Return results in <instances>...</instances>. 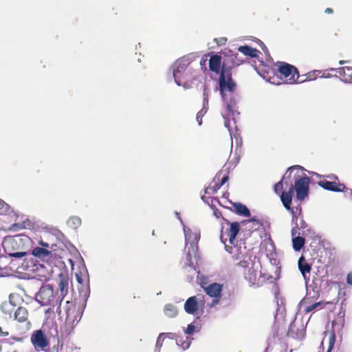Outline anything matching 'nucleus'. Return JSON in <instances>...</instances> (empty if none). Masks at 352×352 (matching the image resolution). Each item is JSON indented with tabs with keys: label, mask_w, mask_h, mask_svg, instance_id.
<instances>
[{
	"label": "nucleus",
	"mask_w": 352,
	"mask_h": 352,
	"mask_svg": "<svg viewBox=\"0 0 352 352\" xmlns=\"http://www.w3.org/2000/svg\"><path fill=\"white\" fill-rule=\"evenodd\" d=\"M31 342L37 351H45L50 345L49 340L41 329L33 332L31 336Z\"/></svg>",
	"instance_id": "9"
},
{
	"label": "nucleus",
	"mask_w": 352,
	"mask_h": 352,
	"mask_svg": "<svg viewBox=\"0 0 352 352\" xmlns=\"http://www.w3.org/2000/svg\"><path fill=\"white\" fill-rule=\"evenodd\" d=\"M234 102L232 103L231 101L230 103L227 102L226 103V116H231L234 115V111L232 110L233 107L234 105Z\"/></svg>",
	"instance_id": "36"
},
{
	"label": "nucleus",
	"mask_w": 352,
	"mask_h": 352,
	"mask_svg": "<svg viewBox=\"0 0 352 352\" xmlns=\"http://www.w3.org/2000/svg\"><path fill=\"white\" fill-rule=\"evenodd\" d=\"M221 174V173H218L214 177V180L218 179V181H219L218 182L219 183V185L222 186L224 184H226L228 181L229 176L228 174H226L221 178H220Z\"/></svg>",
	"instance_id": "35"
},
{
	"label": "nucleus",
	"mask_w": 352,
	"mask_h": 352,
	"mask_svg": "<svg viewBox=\"0 0 352 352\" xmlns=\"http://www.w3.org/2000/svg\"><path fill=\"white\" fill-rule=\"evenodd\" d=\"M208 92H209V89L204 87V91H203L204 104V105L208 103Z\"/></svg>",
	"instance_id": "37"
},
{
	"label": "nucleus",
	"mask_w": 352,
	"mask_h": 352,
	"mask_svg": "<svg viewBox=\"0 0 352 352\" xmlns=\"http://www.w3.org/2000/svg\"><path fill=\"white\" fill-rule=\"evenodd\" d=\"M331 70H336L344 82L352 83V67H342Z\"/></svg>",
	"instance_id": "18"
},
{
	"label": "nucleus",
	"mask_w": 352,
	"mask_h": 352,
	"mask_svg": "<svg viewBox=\"0 0 352 352\" xmlns=\"http://www.w3.org/2000/svg\"><path fill=\"white\" fill-rule=\"evenodd\" d=\"M288 177V174H286L283 176V177L282 178V179L280 181H279L278 182H277L274 186V192L276 193V194H280V192H281V193L283 192L282 191L283 190V180H285L286 178Z\"/></svg>",
	"instance_id": "31"
},
{
	"label": "nucleus",
	"mask_w": 352,
	"mask_h": 352,
	"mask_svg": "<svg viewBox=\"0 0 352 352\" xmlns=\"http://www.w3.org/2000/svg\"><path fill=\"white\" fill-rule=\"evenodd\" d=\"M329 178H331V179H333V177H331V176H328Z\"/></svg>",
	"instance_id": "49"
},
{
	"label": "nucleus",
	"mask_w": 352,
	"mask_h": 352,
	"mask_svg": "<svg viewBox=\"0 0 352 352\" xmlns=\"http://www.w3.org/2000/svg\"><path fill=\"white\" fill-rule=\"evenodd\" d=\"M346 61L345 60H340L339 61V64L340 65H343Z\"/></svg>",
	"instance_id": "48"
},
{
	"label": "nucleus",
	"mask_w": 352,
	"mask_h": 352,
	"mask_svg": "<svg viewBox=\"0 0 352 352\" xmlns=\"http://www.w3.org/2000/svg\"><path fill=\"white\" fill-rule=\"evenodd\" d=\"M232 245L231 246L226 245V250L231 254L234 260L238 261L247 255L248 250L245 246L241 247L237 245Z\"/></svg>",
	"instance_id": "13"
},
{
	"label": "nucleus",
	"mask_w": 352,
	"mask_h": 352,
	"mask_svg": "<svg viewBox=\"0 0 352 352\" xmlns=\"http://www.w3.org/2000/svg\"><path fill=\"white\" fill-rule=\"evenodd\" d=\"M188 249L187 254L186 256V263L185 266L192 267L193 265V262L192 261V255H195L197 253H192L190 248H186Z\"/></svg>",
	"instance_id": "32"
},
{
	"label": "nucleus",
	"mask_w": 352,
	"mask_h": 352,
	"mask_svg": "<svg viewBox=\"0 0 352 352\" xmlns=\"http://www.w3.org/2000/svg\"><path fill=\"white\" fill-rule=\"evenodd\" d=\"M214 41L217 43L218 45H223L226 43L227 38L226 37H221L219 38H215Z\"/></svg>",
	"instance_id": "38"
},
{
	"label": "nucleus",
	"mask_w": 352,
	"mask_h": 352,
	"mask_svg": "<svg viewBox=\"0 0 352 352\" xmlns=\"http://www.w3.org/2000/svg\"><path fill=\"white\" fill-rule=\"evenodd\" d=\"M233 208L237 214L245 217H250V212L245 205L241 203H235L233 204Z\"/></svg>",
	"instance_id": "24"
},
{
	"label": "nucleus",
	"mask_w": 352,
	"mask_h": 352,
	"mask_svg": "<svg viewBox=\"0 0 352 352\" xmlns=\"http://www.w3.org/2000/svg\"><path fill=\"white\" fill-rule=\"evenodd\" d=\"M245 278L252 285L257 284V283H256L257 274H256V270L249 269L248 270V272L245 273Z\"/></svg>",
	"instance_id": "28"
},
{
	"label": "nucleus",
	"mask_w": 352,
	"mask_h": 352,
	"mask_svg": "<svg viewBox=\"0 0 352 352\" xmlns=\"http://www.w3.org/2000/svg\"><path fill=\"white\" fill-rule=\"evenodd\" d=\"M58 289L60 294L58 296L61 298V301L68 292V279L65 278H60L58 283Z\"/></svg>",
	"instance_id": "23"
},
{
	"label": "nucleus",
	"mask_w": 352,
	"mask_h": 352,
	"mask_svg": "<svg viewBox=\"0 0 352 352\" xmlns=\"http://www.w3.org/2000/svg\"><path fill=\"white\" fill-rule=\"evenodd\" d=\"M239 261H240L237 263L238 266L243 267V268L248 267L250 264V256L245 255L241 259H239Z\"/></svg>",
	"instance_id": "34"
},
{
	"label": "nucleus",
	"mask_w": 352,
	"mask_h": 352,
	"mask_svg": "<svg viewBox=\"0 0 352 352\" xmlns=\"http://www.w3.org/2000/svg\"><path fill=\"white\" fill-rule=\"evenodd\" d=\"M221 187V186L219 185V183L216 182L214 184L209 186L206 189V192L208 194H214L219 190Z\"/></svg>",
	"instance_id": "33"
},
{
	"label": "nucleus",
	"mask_w": 352,
	"mask_h": 352,
	"mask_svg": "<svg viewBox=\"0 0 352 352\" xmlns=\"http://www.w3.org/2000/svg\"><path fill=\"white\" fill-rule=\"evenodd\" d=\"M204 115V113L203 112V109L199 111L197 114V121L198 122L199 125H201L202 123V118Z\"/></svg>",
	"instance_id": "39"
},
{
	"label": "nucleus",
	"mask_w": 352,
	"mask_h": 352,
	"mask_svg": "<svg viewBox=\"0 0 352 352\" xmlns=\"http://www.w3.org/2000/svg\"><path fill=\"white\" fill-rule=\"evenodd\" d=\"M214 214L216 216L217 218H219L220 217L222 216L221 212L218 210L214 211Z\"/></svg>",
	"instance_id": "43"
},
{
	"label": "nucleus",
	"mask_w": 352,
	"mask_h": 352,
	"mask_svg": "<svg viewBox=\"0 0 352 352\" xmlns=\"http://www.w3.org/2000/svg\"><path fill=\"white\" fill-rule=\"evenodd\" d=\"M344 320L342 317H339L336 320H333L331 323V335L329 338V348L327 352H331V349H333L334 344H335V340H336V332H339L340 330L342 329L344 327Z\"/></svg>",
	"instance_id": "12"
},
{
	"label": "nucleus",
	"mask_w": 352,
	"mask_h": 352,
	"mask_svg": "<svg viewBox=\"0 0 352 352\" xmlns=\"http://www.w3.org/2000/svg\"><path fill=\"white\" fill-rule=\"evenodd\" d=\"M36 300L41 306H50L47 311H53L56 308V313H61V298L58 292H54L50 285H43L36 295Z\"/></svg>",
	"instance_id": "3"
},
{
	"label": "nucleus",
	"mask_w": 352,
	"mask_h": 352,
	"mask_svg": "<svg viewBox=\"0 0 352 352\" xmlns=\"http://www.w3.org/2000/svg\"><path fill=\"white\" fill-rule=\"evenodd\" d=\"M346 283L352 285V273H349L346 276Z\"/></svg>",
	"instance_id": "41"
},
{
	"label": "nucleus",
	"mask_w": 352,
	"mask_h": 352,
	"mask_svg": "<svg viewBox=\"0 0 352 352\" xmlns=\"http://www.w3.org/2000/svg\"><path fill=\"white\" fill-rule=\"evenodd\" d=\"M239 51L243 53L244 55L250 56L251 58H257L260 52L256 48H253L249 45L240 46Z\"/></svg>",
	"instance_id": "21"
},
{
	"label": "nucleus",
	"mask_w": 352,
	"mask_h": 352,
	"mask_svg": "<svg viewBox=\"0 0 352 352\" xmlns=\"http://www.w3.org/2000/svg\"><path fill=\"white\" fill-rule=\"evenodd\" d=\"M327 302H317L314 304H311L310 305L306 306L305 308V312L309 313L314 309H321L324 308V305H327Z\"/></svg>",
	"instance_id": "29"
},
{
	"label": "nucleus",
	"mask_w": 352,
	"mask_h": 352,
	"mask_svg": "<svg viewBox=\"0 0 352 352\" xmlns=\"http://www.w3.org/2000/svg\"><path fill=\"white\" fill-rule=\"evenodd\" d=\"M9 335L8 331H3L2 328L0 327V336H8Z\"/></svg>",
	"instance_id": "42"
},
{
	"label": "nucleus",
	"mask_w": 352,
	"mask_h": 352,
	"mask_svg": "<svg viewBox=\"0 0 352 352\" xmlns=\"http://www.w3.org/2000/svg\"><path fill=\"white\" fill-rule=\"evenodd\" d=\"M190 61L186 58H182L176 60L173 65V75L175 82L179 86L183 85L186 87L188 75L189 72L186 71Z\"/></svg>",
	"instance_id": "6"
},
{
	"label": "nucleus",
	"mask_w": 352,
	"mask_h": 352,
	"mask_svg": "<svg viewBox=\"0 0 352 352\" xmlns=\"http://www.w3.org/2000/svg\"><path fill=\"white\" fill-rule=\"evenodd\" d=\"M64 309L66 314V318H72V316L74 314V311L76 309V305L72 302L67 300L65 303Z\"/></svg>",
	"instance_id": "27"
},
{
	"label": "nucleus",
	"mask_w": 352,
	"mask_h": 352,
	"mask_svg": "<svg viewBox=\"0 0 352 352\" xmlns=\"http://www.w3.org/2000/svg\"><path fill=\"white\" fill-rule=\"evenodd\" d=\"M226 223L230 226V228L227 230V235L229 236V242L230 244H234L236 235L240 230V225L238 222L230 223L227 219H223Z\"/></svg>",
	"instance_id": "14"
},
{
	"label": "nucleus",
	"mask_w": 352,
	"mask_h": 352,
	"mask_svg": "<svg viewBox=\"0 0 352 352\" xmlns=\"http://www.w3.org/2000/svg\"><path fill=\"white\" fill-rule=\"evenodd\" d=\"M5 205L3 203L0 201V214H2V210L3 208H5Z\"/></svg>",
	"instance_id": "46"
},
{
	"label": "nucleus",
	"mask_w": 352,
	"mask_h": 352,
	"mask_svg": "<svg viewBox=\"0 0 352 352\" xmlns=\"http://www.w3.org/2000/svg\"><path fill=\"white\" fill-rule=\"evenodd\" d=\"M199 309V302L196 296L188 298L184 303V310L187 314L195 315Z\"/></svg>",
	"instance_id": "15"
},
{
	"label": "nucleus",
	"mask_w": 352,
	"mask_h": 352,
	"mask_svg": "<svg viewBox=\"0 0 352 352\" xmlns=\"http://www.w3.org/2000/svg\"><path fill=\"white\" fill-rule=\"evenodd\" d=\"M206 61H207V56L206 55V57H205V58H204V57H203V58H201V61H200V64H201V65H204L206 64Z\"/></svg>",
	"instance_id": "45"
},
{
	"label": "nucleus",
	"mask_w": 352,
	"mask_h": 352,
	"mask_svg": "<svg viewBox=\"0 0 352 352\" xmlns=\"http://www.w3.org/2000/svg\"><path fill=\"white\" fill-rule=\"evenodd\" d=\"M39 245L41 247L34 248L32 252V255L42 261L50 263L55 256L52 246L42 241L39 242Z\"/></svg>",
	"instance_id": "7"
},
{
	"label": "nucleus",
	"mask_w": 352,
	"mask_h": 352,
	"mask_svg": "<svg viewBox=\"0 0 352 352\" xmlns=\"http://www.w3.org/2000/svg\"><path fill=\"white\" fill-rule=\"evenodd\" d=\"M200 239V234L195 232L188 230L185 232L186 248H190L192 253H197L198 250V241Z\"/></svg>",
	"instance_id": "11"
},
{
	"label": "nucleus",
	"mask_w": 352,
	"mask_h": 352,
	"mask_svg": "<svg viewBox=\"0 0 352 352\" xmlns=\"http://www.w3.org/2000/svg\"><path fill=\"white\" fill-rule=\"evenodd\" d=\"M287 334L295 339H301L304 337L305 334V330L302 327L301 329H298L295 322H292L290 324Z\"/></svg>",
	"instance_id": "19"
},
{
	"label": "nucleus",
	"mask_w": 352,
	"mask_h": 352,
	"mask_svg": "<svg viewBox=\"0 0 352 352\" xmlns=\"http://www.w3.org/2000/svg\"><path fill=\"white\" fill-rule=\"evenodd\" d=\"M329 178H331V179H333V177H331V176H328Z\"/></svg>",
	"instance_id": "50"
},
{
	"label": "nucleus",
	"mask_w": 352,
	"mask_h": 352,
	"mask_svg": "<svg viewBox=\"0 0 352 352\" xmlns=\"http://www.w3.org/2000/svg\"><path fill=\"white\" fill-rule=\"evenodd\" d=\"M298 266L305 280H309V274L311 270V265L307 262L303 256H301L298 262Z\"/></svg>",
	"instance_id": "16"
},
{
	"label": "nucleus",
	"mask_w": 352,
	"mask_h": 352,
	"mask_svg": "<svg viewBox=\"0 0 352 352\" xmlns=\"http://www.w3.org/2000/svg\"><path fill=\"white\" fill-rule=\"evenodd\" d=\"M336 181H327L321 180L318 182V185L324 189L333 192H343L346 189V186L344 184H341L338 182V177H333Z\"/></svg>",
	"instance_id": "10"
},
{
	"label": "nucleus",
	"mask_w": 352,
	"mask_h": 352,
	"mask_svg": "<svg viewBox=\"0 0 352 352\" xmlns=\"http://www.w3.org/2000/svg\"><path fill=\"white\" fill-rule=\"evenodd\" d=\"M277 67V75L287 84L298 83V79L300 78L298 69L285 62H277L276 64Z\"/></svg>",
	"instance_id": "5"
},
{
	"label": "nucleus",
	"mask_w": 352,
	"mask_h": 352,
	"mask_svg": "<svg viewBox=\"0 0 352 352\" xmlns=\"http://www.w3.org/2000/svg\"><path fill=\"white\" fill-rule=\"evenodd\" d=\"M164 311L165 315L168 318H174L177 315V309L172 304L166 305Z\"/></svg>",
	"instance_id": "25"
},
{
	"label": "nucleus",
	"mask_w": 352,
	"mask_h": 352,
	"mask_svg": "<svg viewBox=\"0 0 352 352\" xmlns=\"http://www.w3.org/2000/svg\"><path fill=\"white\" fill-rule=\"evenodd\" d=\"M16 305L11 300L3 302L1 305L2 313L8 318H12Z\"/></svg>",
	"instance_id": "20"
},
{
	"label": "nucleus",
	"mask_w": 352,
	"mask_h": 352,
	"mask_svg": "<svg viewBox=\"0 0 352 352\" xmlns=\"http://www.w3.org/2000/svg\"><path fill=\"white\" fill-rule=\"evenodd\" d=\"M29 239L19 235L9 236L3 242L5 252L11 257L21 258L27 254L25 243Z\"/></svg>",
	"instance_id": "4"
},
{
	"label": "nucleus",
	"mask_w": 352,
	"mask_h": 352,
	"mask_svg": "<svg viewBox=\"0 0 352 352\" xmlns=\"http://www.w3.org/2000/svg\"><path fill=\"white\" fill-rule=\"evenodd\" d=\"M201 287L206 294L213 298L210 307H214L219 303L220 298L221 297L223 285L217 283H213L208 285H204L202 284Z\"/></svg>",
	"instance_id": "8"
},
{
	"label": "nucleus",
	"mask_w": 352,
	"mask_h": 352,
	"mask_svg": "<svg viewBox=\"0 0 352 352\" xmlns=\"http://www.w3.org/2000/svg\"><path fill=\"white\" fill-rule=\"evenodd\" d=\"M29 312L27 308L25 307L19 306L15 309L14 314H13V318L19 322H28V321Z\"/></svg>",
	"instance_id": "17"
},
{
	"label": "nucleus",
	"mask_w": 352,
	"mask_h": 352,
	"mask_svg": "<svg viewBox=\"0 0 352 352\" xmlns=\"http://www.w3.org/2000/svg\"><path fill=\"white\" fill-rule=\"evenodd\" d=\"M304 170L302 166L295 165L289 167L286 172V174H288V178L294 180V185L291 184L289 190L283 191L280 197L285 209L292 214H294V211L291 205L294 190L296 192V199L300 201L304 200L309 194L310 179Z\"/></svg>",
	"instance_id": "1"
},
{
	"label": "nucleus",
	"mask_w": 352,
	"mask_h": 352,
	"mask_svg": "<svg viewBox=\"0 0 352 352\" xmlns=\"http://www.w3.org/2000/svg\"><path fill=\"white\" fill-rule=\"evenodd\" d=\"M305 240L302 236H296L292 239L293 248L295 251H300L304 246Z\"/></svg>",
	"instance_id": "26"
},
{
	"label": "nucleus",
	"mask_w": 352,
	"mask_h": 352,
	"mask_svg": "<svg viewBox=\"0 0 352 352\" xmlns=\"http://www.w3.org/2000/svg\"><path fill=\"white\" fill-rule=\"evenodd\" d=\"M221 56L218 54L211 56L209 59V69L219 76V89L221 94L226 100V92L232 93L236 89V83L232 78V67L227 66L225 61L221 63Z\"/></svg>",
	"instance_id": "2"
},
{
	"label": "nucleus",
	"mask_w": 352,
	"mask_h": 352,
	"mask_svg": "<svg viewBox=\"0 0 352 352\" xmlns=\"http://www.w3.org/2000/svg\"><path fill=\"white\" fill-rule=\"evenodd\" d=\"M249 221H254V222H255V223H256V225H258V226L261 224V223H260V222H259V221H258V220H255V219H250V220H249Z\"/></svg>",
	"instance_id": "47"
},
{
	"label": "nucleus",
	"mask_w": 352,
	"mask_h": 352,
	"mask_svg": "<svg viewBox=\"0 0 352 352\" xmlns=\"http://www.w3.org/2000/svg\"><path fill=\"white\" fill-rule=\"evenodd\" d=\"M324 12H325L326 14H332L333 12V10L331 8H327L325 9Z\"/></svg>",
	"instance_id": "44"
},
{
	"label": "nucleus",
	"mask_w": 352,
	"mask_h": 352,
	"mask_svg": "<svg viewBox=\"0 0 352 352\" xmlns=\"http://www.w3.org/2000/svg\"><path fill=\"white\" fill-rule=\"evenodd\" d=\"M195 327L192 324H190L188 325L186 329L185 330V333L186 334H191L195 331Z\"/></svg>",
	"instance_id": "40"
},
{
	"label": "nucleus",
	"mask_w": 352,
	"mask_h": 352,
	"mask_svg": "<svg viewBox=\"0 0 352 352\" xmlns=\"http://www.w3.org/2000/svg\"><path fill=\"white\" fill-rule=\"evenodd\" d=\"M321 73L322 72L320 70H314L312 72H309L305 75L300 76V78L298 79V83H302L305 81L316 80L317 77L321 74Z\"/></svg>",
	"instance_id": "22"
},
{
	"label": "nucleus",
	"mask_w": 352,
	"mask_h": 352,
	"mask_svg": "<svg viewBox=\"0 0 352 352\" xmlns=\"http://www.w3.org/2000/svg\"><path fill=\"white\" fill-rule=\"evenodd\" d=\"M67 225L72 228L76 229L81 224V219L80 217L74 216L71 217L67 221Z\"/></svg>",
	"instance_id": "30"
}]
</instances>
